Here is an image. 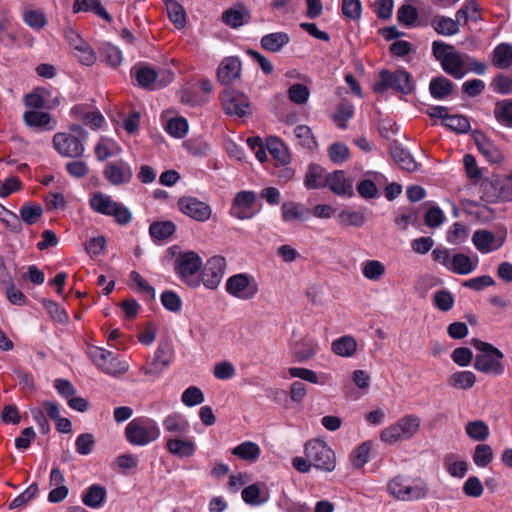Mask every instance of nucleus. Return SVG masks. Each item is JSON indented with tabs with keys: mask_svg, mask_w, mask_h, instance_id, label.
<instances>
[{
	"mask_svg": "<svg viewBox=\"0 0 512 512\" xmlns=\"http://www.w3.org/2000/svg\"><path fill=\"white\" fill-rule=\"evenodd\" d=\"M416 89L413 75L405 68L399 67L395 71L382 69L377 79L372 84V90L376 94H384L389 90L401 95H410Z\"/></svg>",
	"mask_w": 512,
	"mask_h": 512,
	"instance_id": "nucleus-1",
	"label": "nucleus"
},
{
	"mask_svg": "<svg viewBox=\"0 0 512 512\" xmlns=\"http://www.w3.org/2000/svg\"><path fill=\"white\" fill-rule=\"evenodd\" d=\"M432 55L440 62L443 71L454 79H462L467 74L465 54H460L453 45L435 40Z\"/></svg>",
	"mask_w": 512,
	"mask_h": 512,
	"instance_id": "nucleus-2",
	"label": "nucleus"
},
{
	"mask_svg": "<svg viewBox=\"0 0 512 512\" xmlns=\"http://www.w3.org/2000/svg\"><path fill=\"white\" fill-rule=\"evenodd\" d=\"M88 133L81 126L73 125L67 132L56 133L53 137L55 150L63 157L78 158L85 152Z\"/></svg>",
	"mask_w": 512,
	"mask_h": 512,
	"instance_id": "nucleus-3",
	"label": "nucleus"
},
{
	"mask_svg": "<svg viewBox=\"0 0 512 512\" xmlns=\"http://www.w3.org/2000/svg\"><path fill=\"white\" fill-rule=\"evenodd\" d=\"M161 435L158 423L148 417H137L125 427V437L134 446H146L156 441Z\"/></svg>",
	"mask_w": 512,
	"mask_h": 512,
	"instance_id": "nucleus-4",
	"label": "nucleus"
},
{
	"mask_svg": "<svg viewBox=\"0 0 512 512\" xmlns=\"http://www.w3.org/2000/svg\"><path fill=\"white\" fill-rule=\"evenodd\" d=\"M472 345L481 352L476 355L474 360V368L480 372L500 376L504 373V365L501 360L504 354L490 343L473 339Z\"/></svg>",
	"mask_w": 512,
	"mask_h": 512,
	"instance_id": "nucleus-5",
	"label": "nucleus"
},
{
	"mask_svg": "<svg viewBox=\"0 0 512 512\" xmlns=\"http://www.w3.org/2000/svg\"><path fill=\"white\" fill-rule=\"evenodd\" d=\"M89 204L91 209L99 214L111 216L114 220L126 225L131 222L132 215L127 207L112 199L110 195L102 192H96L91 195Z\"/></svg>",
	"mask_w": 512,
	"mask_h": 512,
	"instance_id": "nucleus-6",
	"label": "nucleus"
},
{
	"mask_svg": "<svg viewBox=\"0 0 512 512\" xmlns=\"http://www.w3.org/2000/svg\"><path fill=\"white\" fill-rule=\"evenodd\" d=\"M421 420L418 416L409 414L400 418L396 423L382 430L380 438L384 443L394 444L398 441L409 440L419 431Z\"/></svg>",
	"mask_w": 512,
	"mask_h": 512,
	"instance_id": "nucleus-7",
	"label": "nucleus"
},
{
	"mask_svg": "<svg viewBox=\"0 0 512 512\" xmlns=\"http://www.w3.org/2000/svg\"><path fill=\"white\" fill-rule=\"evenodd\" d=\"M482 199L489 203L512 201V176L494 175L481 184Z\"/></svg>",
	"mask_w": 512,
	"mask_h": 512,
	"instance_id": "nucleus-8",
	"label": "nucleus"
},
{
	"mask_svg": "<svg viewBox=\"0 0 512 512\" xmlns=\"http://www.w3.org/2000/svg\"><path fill=\"white\" fill-rule=\"evenodd\" d=\"M202 267V259L194 251L180 253L175 259V272L177 276L191 287L199 285L198 274Z\"/></svg>",
	"mask_w": 512,
	"mask_h": 512,
	"instance_id": "nucleus-9",
	"label": "nucleus"
},
{
	"mask_svg": "<svg viewBox=\"0 0 512 512\" xmlns=\"http://www.w3.org/2000/svg\"><path fill=\"white\" fill-rule=\"evenodd\" d=\"M224 112L235 118H244L251 115L249 98L242 92L232 88H226L220 95Z\"/></svg>",
	"mask_w": 512,
	"mask_h": 512,
	"instance_id": "nucleus-10",
	"label": "nucleus"
},
{
	"mask_svg": "<svg viewBox=\"0 0 512 512\" xmlns=\"http://www.w3.org/2000/svg\"><path fill=\"white\" fill-rule=\"evenodd\" d=\"M132 75L139 86L147 89L165 86L173 79V73L169 70L156 71L153 67L145 64L136 65L132 69Z\"/></svg>",
	"mask_w": 512,
	"mask_h": 512,
	"instance_id": "nucleus-11",
	"label": "nucleus"
},
{
	"mask_svg": "<svg viewBox=\"0 0 512 512\" xmlns=\"http://www.w3.org/2000/svg\"><path fill=\"white\" fill-rule=\"evenodd\" d=\"M89 355L97 368L108 375H123L129 369V364L126 361L118 359L106 349L93 347L90 349Z\"/></svg>",
	"mask_w": 512,
	"mask_h": 512,
	"instance_id": "nucleus-12",
	"label": "nucleus"
},
{
	"mask_svg": "<svg viewBox=\"0 0 512 512\" xmlns=\"http://www.w3.org/2000/svg\"><path fill=\"white\" fill-rule=\"evenodd\" d=\"M225 288L228 294L240 300L253 299L259 291L256 279L246 273H239L229 277Z\"/></svg>",
	"mask_w": 512,
	"mask_h": 512,
	"instance_id": "nucleus-13",
	"label": "nucleus"
},
{
	"mask_svg": "<svg viewBox=\"0 0 512 512\" xmlns=\"http://www.w3.org/2000/svg\"><path fill=\"white\" fill-rule=\"evenodd\" d=\"M256 201L257 195L253 191L245 190L237 193L230 208L231 216L239 220L252 218L256 214L254 210Z\"/></svg>",
	"mask_w": 512,
	"mask_h": 512,
	"instance_id": "nucleus-14",
	"label": "nucleus"
},
{
	"mask_svg": "<svg viewBox=\"0 0 512 512\" xmlns=\"http://www.w3.org/2000/svg\"><path fill=\"white\" fill-rule=\"evenodd\" d=\"M226 260L216 255L207 260L201 271V279L205 287L215 289L220 284L225 273Z\"/></svg>",
	"mask_w": 512,
	"mask_h": 512,
	"instance_id": "nucleus-15",
	"label": "nucleus"
},
{
	"mask_svg": "<svg viewBox=\"0 0 512 512\" xmlns=\"http://www.w3.org/2000/svg\"><path fill=\"white\" fill-rule=\"evenodd\" d=\"M178 208L184 215L198 222H206L212 215L211 207L195 197L180 198Z\"/></svg>",
	"mask_w": 512,
	"mask_h": 512,
	"instance_id": "nucleus-16",
	"label": "nucleus"
},
{
	"mask_svg": "<svg viewBox=\"0 0 512 512\" xmlns=\"http://www.w3.org/2000/svg\"><path fill=\"white\" fill-rule=\"evenodd\" d=\"M472 138L479 153L490 163L499 164L504 156L498 146L488 138L482 131L474 130Z\"/></svg>",
	"mask_w": 512,
	"mask_h": 512,
	"instance_id": "nucleus-17",
	"label": "nucleus"
},
{
	"mask_svg": "<svg viewBox=\"0 0 512 512\" xmlns=\"http://www.w3.org/2000/svg\"><path fill=\"white\" fill-rule=\"evenodd\" d=\"M103 174L110 184L118 186L130 182L133 176V170L129 163L119 160L108 163L105 166Z\"/></svg>",
	"mask_w": 512,
	"mask_h": 512,
	"instance_id": "nucleus-18",
	"label": "nucleus"
},
{
	"mask_svg": "<svg viewBox=\"0 0 512 512\" xmlns=\"http://www.w3.org/2000/svg\"><path fill=\"white\" fill-rule=\"evenodd\" d=\"M241 61L235 56L225 57L217 68L218 81L223 85H230L241 75Z\"/></svg>",
	"mask_w": 512,
	"mask_h": 512,
	"instance_id": "nucleus-19",
	"label": "nucleus"
},
{
	"mask_svg": "<svg viewBox=\"0 0 512 512\" xmlns=\"http://www.w3.org/2000/svg\"><path fill=\"white\" fill-rule=\"evenodd\" d=\"M166 450L179 458H190L197 450L196 442L192 438L171 436L166 438Z\"/></svg>",
	"mask_w": 512,
	"mask_h": 512,
	"instance_id": "nucleus-20",
	"label": "nucleus"
},
{
	"mask_svg": "<svg viewBox=\"0 0 512 512\" xmlns=\"http://www.w3.org/2000/svg\"><path fill=\"white\" fill-rule=\"evenodd\" d=\"M173 355L172 345L169 343H162L155 351L153 361L145 368L146 375H159L171 363Z\"/></svg>",
	"mask_w": 512,
	"mask_h": 512,
	"instance_id": "nucleus-21",
	"label": "nucleus"
},
{
	"mask_svg": "<svg viewBox=\"0 0 512 512\" xmlns=\"http://www.w3.org/2000/svg\"><path fill=\"white\" fill-rule=\"evenodd\" d=\"M325 186L340 196L351 198L354 196L353 181L347 178L343 170L329 174L325 179Z\"/></svg>",
	"mask_w": 512,
	"mask_h": 512,
	"instance_id": "nucleus-22",
	"label": "nucleus"
},
{
	"mask_svg": "<svg viewBox=\"0 0 512 512\" xmlns=\"http://www.w3.org/2000/svg\"><path fill=\"white\" fill-rule=\"evenodd\" d=\"M390 154L394 162L402 169L408 172H414L418 169V163L408 149L397 140L389 144Z\"/></svg>",
	"mask_w": 512,
	"mask_h": 512,
	"instance_id": "nucleus-23",
	"label": "nucleus"
},
{
	"mask_svg": "<svg viewBox=\"0 0 512 512\" xmlns=\"http://www.w3.org/2000/svg\"><path fill=\"white\" fill-rule=\"evenodd\" d=\"M478 266V257L475 256V260H472L468 255L464 253H456L450 258L446 268L452 273L458 275H467L472 273Z\"/></svg>",
	"mask_w": 512,
	"mask_h": 512,
	"instance_id": "nucleus-24",
	"label": "nucleus"
},
{
	"mask_svg": "<svg viewBox=\"0 0 512 512\" xmlns=\"http://www.w3.org/2000/svg\"><path fill=\"white\" fill-rule=\"evenodd\" d=\"M354 114L355 107L352 102L348 99H341L331 118L338 129L345 130L348 128V122L354 117Z\"/></svg>",
	"mask_w": 512,
	"mask_h": 512,
	"instance_id": "nucleus-25",
	"label": "nucleus"
},
{
	"mask_svg": "<svg viewBox=\"0 0 512 512\" xmlns=\"http://www.w3.org/2000/svg\"><path fill=\"white\" fill-rule=\"evenodd\" d=\"M455 84L443 75L433 77L429 82V93L435 100L448 98L454 90Z\"/></svg>",
	"mask_w": 512,
	"mask_h": 512,
	"instance_id": "nucleus-26",
	"label": "nucleus"
},
{
	"mask_svg": "<svg viewBox=\"0 0 512 512\" xmlns=\"http://www.w3.org/2000/svg\"><path fill=\"white\" fill-rule=\"evenodd\" d=\"M162 425L166 432L174 434V436L185 435L190 430L189 421L183 414L178 412L167 415L163 419Z\"/></svg>",
	"mask_w": 512,
	"mask_h": 512,
	"instance_id": "nucleus-27",
	"label": "nucleus"
},
{
	"mask_svg": "<svg viewBox=\"0 0 512 512\" xmlns=\"http://www.w3.org/2000/svg\"><path fill=\"white\" fill-rule=\"evenodd\" d=\"M243 501L251 506H260L269 499L268 491L264 484L256 483L245 487L241 493Z\"/></svg>",
	"mask_w": 512,
	"mask_h": 512,
	"instance_id": "nucleus-28",
	"label": "nucleus"
},
{
	"mask_svg": "<svg viewBox=\"0 0 512 512\" xmlns=\"http://www.w3.org/2000/svg\"><path fill=\"white\" fill-rule=\"evenodd\" d=\"M281 214L285 222H303L309 219L310 210L303 204L290 201L282 204Z\"/></svg>",
	"mask_w": 512,
	"mask_h": 512,
	"instance_id": "nucleus-29",
	"label": "nucleus"
},
{
	"mask_svg": "<svg viewBox=\"0 0 512 512\" xmlns=\"http://www.w3.org/2000/svg\"><path fill=\"white\" fill-rule=\"evenodd\" d=\"M266 149L275 161V166H286L290 163V154L284 143L276 138L270 137L266 141Z\"/></svg>",
	"mask_w": 512,
	"mask_h": 512,
	"instance_id": "nucleus-30",
	"label": "nucleus"
},
{
	"mask_svg": "<svg viewBox=\"0 0 512 512\" xmlns=\"http://www.w3.org/2000/svg\"><path fill=\"white\" fill-rule=\"evenodd\" d=\"M106 489L99 485L93 484L89 486L82 494V502L93 509L101 508L106 501Z\"/></svg>",
	"mask_w": 512,
	"mask_h": 512,
	"instance_id": "nucleus-31",
	"label": "nucleus"
},
{
	"mask_svg": "<svg viewBox=\"0 0 512 512\" xmlns=\"http://www.w3.org/2000/svg\"><path fill=\"white\" fill-rule=\"evenodd\" d=\"M71 112L92 129H100L105 124V118L99 111H87L84 106L76 105Z\"/></svg>",
	"mask_w": 512,
	"mask_h": 512,
	"instance_id": "nucleus-32",
	"label": "nucleus"
},
{
	"mask_svg": "<svg viewBox=\"0 0 512 512\" xmlns=\"http://www.w3.org/2000/svg\"><path fill=\"white\" fill-rule=\"evenodd\" d=\"M232 454L245 462L255 463L260 458L261 448L255 442L245 441L235 446Z\"/></svg>",
	"mask_w": 512,
	"mask_h": 512,
	"instance_id": "nucleus-33",
	"label": "nucleus"
},
{
	"mask_svg": "<svg viewBox=\"0 0 512 512\" xmlns=\"http://www.w3.org/2000/svg\"><path fill=\"white\" fill-rule=\"evenodd\" d=\"M492 64L498 69H508L512 66V45L500 43L492 51Z\"/></svg>",
	"mask_w": 512,
	"mask_h": 512,
	"instance_id": "nucleus-34",
	"label": "nucleus"
},
{
	"mask_svg": "<svg viewBox=\"0 0 512 512\" xmlns=\"http://www.w3.org/2000/svg\"><path fill=\"white\" fill-rule=\"evenodd\" d=\"M121 151L122 148L120 145L115 140L108 137H101L94 149L95 156L99 161L117 156Z\"/></svg>",
	"mask_w": 512,
	"mask_h": 512,
	"instance_id": "nucleus-35",
	"label": "nucleus"
},
{
	"mask_svg": "<svg viewBox=\"0 0 512 512\" xmlns=\"http://www.w3.org/2000/svg\"><path fill=\"white\" fill-rule=\"evenodd\" d=\"M429 494V486L422 478H415L411 483H408L405 488L402 501H416L427 498Z\"/></svg>",
	"mask_w": 512,
	"mask_h": 512,
	"instance_id": "nucleus-36",
	"label": "nucleus"
},
{
	"mask_svg": "<svg viewBox=\"0 0 512 512\" xmlns=\"http://www.w3.org/2000/svg\"><path fill=\"white\" fill-rule=\"evenodd\" d=\"M472 242L482 254L490 253L498 248L493 246L495 243L494 233L488 230H476L472 236Z\"/></svg>",
	"mask_w": 512,
	"mask_h": 512,
	"instance_id": "nucleus-37",
	"label": "nucleus"
},
{
	"mask_svg": "<svg viewBox=\"0 0 512 512\" xmlns=\"http://www.w3.org/2000/svg\"><path fill=\"white\" fill-rule=\"evenodd\" d=\"M493 113L499 124L512 128V98L496 101Z\"/></svg>",
	"mask_w": 512,
	"mask_h": 512,
	"instance_id": "nucleus-38",
	"label": "nucleus"
},
{
	"mask_svg": "<svg viewBox=\"0 0 512 512\" xmlns=\"http://www.w3.org/2000/svg\"><path fill=\"white\" fill-rule=\"evenodd\" d=\"M290 41V37L284 32L270 33L262 37L261 46L269 52H279Z\"/></svg>",
	"mask_w": 512,
	"mask_h": 512,
	"instance_id": "nucleus-39",
	"label": "nucleus"
},
{
	"mask_svg": "<svg viewBox=\"0 0 512 512\" xmlns=\"http://www.w3.org/2000/svg\"><path fill=\"white\" fill-rule=\"evenodd\" d=\"M433 29L443 36H453L459 33V22L447 16H438L431 23Z\"/></svg>",
	"mask_w": 512,
	"mask_h": 512,
	"instance_id": "nucleus-40",
	"label": "nucleus"
},
{
	"mask_svg": "<svg viewBox=\"0 0 512 512\" xmlns=\"http://www.w3.org/2000/svg\"><path fill=\"white\" fill-rule=\"evenodd\" d=\"M476 383V375L472 371H457L448 378V384L455 389L468 390Z\"/></svg>",
	"mask_w": 512,
	"mask_h": 512,
	"instance_id": "nucleus-41",
	"label": "nucleus"
},
{
	"mask_svg": "<svg viewBox=\"0 0 512 512\" xmlns=\"http://www.w3.org/2000/svg\"><path fill=\"white\" fill-rule=\"evenodd\" d=\"M331 348L336 355L351 357L357 350V343L352 336L345 335L334 340Z\"/></svg>",
	"mask_w": 512,
	"mask_h": 512,
	"instance_id": "nucleus-42",
	"label": "nucleus"
},
{
	"mask_svg": "<svg viewBox=\"0 0 512 512\" xmlns=\"http://www.w3.org/2000/svg\"><path fill=\"white\" fill-rule=\"evenodd\" d=\"M100 56L110 66H118L123 59L122 51L111 43H103L99 47Z\"/></svg>",
	"mask_w": 512,
	"mask_h": 512,
	"instance_id": "nucleus-43",
	"label": "nucleus"
},
{
	"mask_svg": "<svg viewBox=\"0 0 512 512\" xmlns=\"http://www.w3.org/2000/svg\"><path fill=\"white\" fill-rule=\"evenodd\" d=\"M20 217L24 223L27 225H33L38 222L43 214V209L41 205L25 202L20 208Z\"/></svg>",
	"mask_w": 512,
	"mask_h": 512,
	"instance_id": "nucleus-44",
	"label": "nucleus"
},
{
	"mask_svg": "<svg viewBox=\"0 0 512 512\" xmlns=\"http://www.w3.org/2000/svg\"><path fill=\"white\" fill-rule=\"evenodd\" d=\"M23 117L25 123L32 128L46 129L51 121L50 115L40 110H29Z\"/></svg>",
	"mask_w": 512,
	"mask_h": 512,
	"instance_id": "nucleus-45",
	"label": "nucleus"
},
{
	"mask_svg": "<svg viewBox=\"0 0 512 512\" xmlns=\"http://www.w3.org/2000/svg\"><path fill=\"white\" fill-rule=\"evenodd\" d=\"M362 274L368 280L378 281L385 274L384 264L378 260H366L362 263Z\"/></svg>",
	"mask_w": 512,
	"mask_h": 512,
	"instance_id": "nucleus-46",
	"label": "nucleus"
},
{
	"mask_svg": "<svg viewBox=\"0 0 512 512\" xmlns=\"http://www.w3.org/2000/svg\"><path fill=\"white\" fill-rule=\"evenodd\" d=\"M23 21L27 26L36 31H40L48 23L45 13L35 9L26 10L23 13Z\"/></svg>",
	"mask_w": 512,
	"mask_h": 512,
	"instance_id": "nucleus-47",
	"label": "nucleus"
},
{
	"mask_svg": "<svg viewBox=\"0 0 512 512\" xmlns=\"http://www.w3.org/2000/svg\"><path fill=\"white\" fill-rule=\"evenodd\" d=\"M465 431L475 441H484L489 437V427L482 420L468 422L465 426Z\"/></svg>",
	"mask_w": 512,
	"mask_h": 512,
	"instance_id": "nucleus-48",
	"label": "nucleus"
},
{
	"mask_svg": "<svg viewBox=\"0 0 512 512\" xmlns=\"http://www.w3.org/2000/svg\"><path fill=\"white\" fill-rule=\"evenodd\" d=\"M442 124L458 134H465L471 128L468 117L464 115H448Z\"/></svg>",
	"mask_w": 512,
	"mask_h": 512,
	"instance_id": "nucleus-49",
	"label": "nucleus"
},
{
	"mask_svg": "<svg viewBox=\"0 0 512 512\" xmlns=\"http://www.w3.org/2000/svg\"><path fill=\"white\" fill-rule=\"evenodd\" d=\"M329 159L334 163L341 165L350 158L349 147L343 142L333 143L327 150Z\"/></svg>",
	"mask_w": 512,
	"mask_h": 512,
	"instance_id": "nucleus-50",
	"label": "nucleus"
},
{
	"mask_svg": "<svg viewBox=\"0 0 512 512\" xmlns=\"http://www.w3.org/2000/svg\"><path fill=\"white\" fill-rule=\"evenodd\" d=\"M282 378L289 380L291 378H300L313 384L318 383V376L316 372L301 368V367H290L283 371Z\"/></svg>",
	"mask_w": 512,
	"mask_h": 512,
	"instance_id": "nucleus-51",
	"label": "nucleus"
},
{
	"mask_svg": "<svg viewBox=\"0 0 512 512\" xmlns=\"http://www.w3.org/2000/svg\"><path fill=\"white\" fill-rule=\"evenodd\" d=\"M166 7L168 16L174 25L179 29L183 28L186 23V13L184 8L174 0H169L166 3Z\"/></svg>",
	"mask_w": 512,
	"mask_h": 512,
	"instance_id": "nucleus-52",
	"label": "nucleus"
},
{
	"mask_svg": "<svg viewBox=\"0 0 512 512\" xmlns=\"http://www.w3.org/2000/svg\"><path fill=\"white\" fill-rule=\"evenodd\" d=\"M493 92L500 95L512 94V77L505 74H497L490 83Z\"/></svg>",
	"mask_w": 512,
	"mask_h": 512,
	"instance_id": "nucleus-53",
	"label": "nucleus"
},
{
	"mask_svg": "<svg viewBox=\"0 0 512 512\" xmlns=\"http://www.w3.org/2000/svg\"><path fill=\"white\" fill-rule=\"evenodd\" d=\"M418 18L417 9L410 4H403L397 11V20L406 27H412Z\"/></svg>",
	"mask_w": 512,
	"mask_h": 512,
	"instance_id": "nucleus-54",
	"label": "nucleus"
},
{
	"mask_svg": "<svg viewBox=\"0 0 512 512\" xmlns=\"http://www.w3.org/2000/svg\"><path fill=\"white\" fill-rule=\"evenodd\" d=\"M372 449V442L365 441L360 444L352 454V464L355 468H362L369 462V454Z\"/></svg>",
	"mask_w": 512,
	"mask_h": 512,
	"instance_id": "nucleus-55",
	"label": "nucleus"
},
{
	"mask_svg": "<svg viewBox=\"0 0 512 512\" xmlns=\"http://www.w3.org/2000/svg\"><path fill=\"white\" fill-rule=\"evenodd\" d=\"M493 460V451L488 444H478L475 448L473 461L478 467H486Z\"/></svg>",
	"mask_w": 512,
	"mask_h": 512,
	"instance_id": "nucleus-56",
	"label": "nucleus"
},
{
	"mask_svg": "<svg viewBox=\"0 0 512 512\" xmlns=\"http://www.w3.org/2000/svg\"><path fill=\"white\" fill-rule=\"evenodd\" d=\"M469 235V228L459 222H455L447 233V241L451 244L463 243Z\"/></svg>",
	"mask_w": 512,
	"mask_h": 512,
	"instance_id": "nucleus-57",
	"label": "nucleus"
},
{
	"mask_svg": "<svg viewBox=\"0 0 512 512\" xmlns=\"http://www.w3.org/2000/svg\"><path fill=\"white\" fill-rule=\"evenodd\" d=\"M166 131L175 138H182L188 131V122L183 117L172 118L166 123Z\"/></svg>",
	"mask_w": 512,
	"mask_h": 512,
	"instance_id": "nucleus-58",
	"label": "nucleus"
},
{
	"mask_svg": "<svg viewBox=\"0 0 512 512\" xmlns=\"http://www.w3.org/2000/svg\"><path fill=\"white\" fill-rule=\"evenodd\" d=\"M175 232V225L171 221L155 222L150 226V234L156 239H166Z\"/></svg>",
	"mask_w": 512,
	"mask_h": 512,
	"instance_id": "nucleus-59",
	"label": "nucleus"
},
{
	"mask_svg": "<svg viewBox=\"0 0 512 512\" xmlns=\"http://www.w3.org/2000/svg\"><path fill=\"white\" fill-rule=\"evenodd\" d=\"M342 14L344 17L358 21L362 14V4L360 0H342Z\"/></svg>",
	"mask_w": 512,
	"mask_h": 512,
	"instance_id": "nucleus-60",
	"label": "nucleus"
},
{
	"mask_svg": "<svg viewBox=\"0 0 512 512\" xmlns=\"http://www.w3.org/2000/svg\"><path fill=\"white\" fill-rule=\"evenodd\" d=\"M454 302L455 300L452 293L447 290H439L433 297L434 306L443 312L451 310L454 306Z\"/></svg>",
	"mask_w": 512,
	"mask_h": 512,
	"instance_id": "nucleus-61",
	"label": "nucleus"
},
{
	"mask_svg": "<svg viewBox=\"0 0 512 512\" xmlns=\"http://www.w3.org/2000/svg\"><path fill=\"white\" fill-rule=\"evenodd\" d=\"M213 375L218 380H229L236 375V368L230 361L223 360L215 364Z\"/></svg>",
	"mask_w": 512,
	"mask_h": 512,
	"instance_id": "nucleus-62",
	"label": "nucleus"
},
{
	"mask_svg": "<svg viewBox=\"0 0 512 512\" xmlns=\"http://www.w3.org/2000/svg\"><path fill=\"white\" fill-rule=\"evenodd\" d=\"M338 217L340 223L346 226L361 227L365 221L364 214L359 211L342 210Z\"/></svg>",
	"mask_w": 512,
	"mask_h": 512,
	"instance_id": "nucleus-63",
	"label": "nucleus"
},
{
	"mask_svg": "<svg viewBox=\"0 0 512 512\" xmlns=\"http://www.w3.org/2000/svg\"><path fill=\"white\" fill-rule=\"evenodd\" d=\"M181 400L187 407H193L204 401L203 392L196 386H190L182 393Z\"/></svg>",
	"mask_w": 512,
	"mask_h": 512,
	"instance_id": "nucleus-64",
	"label": "nucleus"
}]
</instances>
